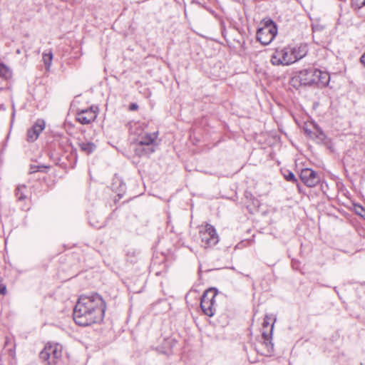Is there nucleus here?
<instances>
[{
  "label": "nucleus",
  "mask_w": 365,
  "mask_h": 365,
  "mask_svg": "<svg viewBox=\"0 0 365 365\" xmlns=\"http://www.w3.org/2000/svg\"><path fill=\"white\" fill-rule=\"evenodd\" d=\"M0 294L5 295L6 294V287L4 284H0Z\"/></svg>",
  "instance_id": "obj_24"
},
{
  "label": "nucleus",
  "mask_w": 365,
  "mask_h": 365,
  "mask_svg": "<svg viewBox=\"0 0 365 365\" xmlns=\"http://www.w3.org/2000/svg\"><path fill=\"white\" fill-rule=\"evenodd\" d=\"M98 112V107L94 106L86 109L78 110L76 113V120L82 125L90 124L96 119Z\"/></svg>",
  "instance_id": "obj_8"
},
{
  "label": "nucleus",
  "mask_w": 365,
  "mask_h": 365,
  "mask_svg": "<svg viewBox=\"0 0 365 365\" xmlns=\"http://www.w3.org/2000/svg\"><path fill=\"white\" fill-rule=\"evenodd\" d=\"M351 4L355 9H361L365 6V0H352Z\"/></svg>",
  "instance_id": "obj_21"
},
{
  "label": "nucleus",
  "mask_w": 365,
  "mask_h": 365,
  "mask_svg": "<svg viewBox=\"0 0 365 365\" xmlns=\"http://www.w3.org/2000/svg\"><path fill=\"white\" fill-rule=\"evenodd\" d=\"M81 150L87 155L92 153L96 148V145L90 141L81 140L78 143Z\"/></svg>",
  "instance_id": "obj_13"
},
{
  "label": "nucleus",
  "mask_w": 365,
  "mask_h": 365,
  "mask_svg": "<svg viewBox=\"0 0 365 365\" xmlns=\"http://www.w3.org/2000/svg\"><path fill=\"white\" fill-rule=\"evenodd\" d=\"M317 73L319 74V69L317 68L304 69L299 72L296 78L301 85H316Z\"/></svg>",
  "instance_id": "obj_9"
},
{
  "label": "nucleus",
  "mask_w": 365,
  "mask_h": 365,
  "mask_svg": "<svg viewBox=\"0 0 365 365\" xmlns=\"http://www.w3.org/2000/svg\"><path fill=\"white\" fill-rule=\"evenodd\" d=\"M9 75V69L5 66L0 65V76L6 78Z\"/></svg>",
  "instance_id": "obj_23"
},
{
  "label": "nucleus",
  "mask_w": 365,
  "mask_h": 365,
  "mask_svg": "<svg viewBox=\"0 0 365 365\" xmlns=\"http://www.w3.org/2000/svg\"><path fill=\"white\" fill-rule=\"evenodd\" d=\"M48 167L43 166V165H31L29 168V173L32 174L34 173H36L38 171H40L41 168H47Z\"/></svg>",
  "instance_id": "obj_22"
},
{
  "label": "nucleus",
  "mask_w": 365,
  "mask_h": 365,
  "mask_svg": "<svg viewBox=\"0 0 365 365\" xmlns=\"http://www.w3.org/2000/svg\"><path fill=\"white\" fill-rule=\"evenodd\" d=\"M53 59V53L51 51H49L48 53H43V61L46 66V68L47 70L49 69L51 62Z\"/></svg>",
  "instance_id": "obj_17"
},
{
  "label": "nucleus",
  "mask_w": 365,
  "mask_h": 365,
  "mask_svg": "<svg viewBox=\"0 0 365 365\" xmlns=\"http://www.w3.org/2000/svg\"><path fill=\"white\" fill-rule=\"evenodd\" d=\"M27 190L26 185H19L15 190V196L19 202H22L26 199V191Z\"/></svg>",
  "instance_id": "obj_16"
},
{
  "label": "nucleus",
  "mask_w": 365,
  "mask_h": 365,
  "mask_svg": "<svg viewBox=\"0 0 365 365\" xmlns=\"http://www.w3.org/2000/svg\"><path fill=\"white\" fill-rule=\"evenodd\" d=\"M39 356L47 365H57L61 360L62 347L58 344H47L40 352Z\"/></svg>",
  "instance_id": "obj_2"
},
{
  "label": "nucleus",
  "mask_w": 365,
  "mask_h": 365,
  "mask_svg": "<svg viewBox=\"0 0 365 365\" xmlns=\"http://www.w3.org/2000/svg\"><path fill=\"white\" fill-rule=\"evenodd\" d=\"M138 106L136 104V103H131L130 106H129V110H138Z\"/></svg>",
  "instance_id": "obj_25"
},
{
  "label": "nucleus",
  "mask_w": 365,
  "mask_h": 365,
  "mask_svg": "<svg viewBox=\"0 0 365 365\" xmlns=\"http://www.w3.org/2000/svg\"><path fill=\"white\" fill-rule=\"evenodd\" d=\"M45 128V123L42 120H38L35 124L28 130L27 132V140L30 142L35 141L39 134L42 132V130Z\"/></svg>",
  "instance_id": "obj_11"
},
{
  "label": "nucleus",
  "mask_w": 365,
  "mask_h": 365,
  "mask_svg": "<svg viewBox=\"0 0 365 365\" xmlns=\"http://www.w3.org/2000/svg\"><path fill=\"white\" fill-rule=\"evenodd\" d=\"M291 50L294 58V63L304 58L308 53L307 45L305 43H301L292 47L291 46Z\"/></svg>",
  "instance_id": "obj_12"
},
{
  "label": "nucleus",
  "mask_w": 365,
  "mask_h": 365,
  "mask_svg": "<svg viewBox=\"0 0 365 365\" xmlns=\"http://www.w3.org/2000/svg\"><path fill=\"white\" fill-rule=\"evenodd\" d=\"M106 304L98 293L81 295L73 309V319L76 324L86 327L103 320Z\"/></svg>",
  "instance_id": "obj_1"
},
{
  "label": "nucleus",
  "mask_w": 365,
  "mask_h": 365,
  "mask_svg": "<svg viewBox=\"0 0 365 365\" xmlns=\"http://www.w3.org/2000/svg\"><path fill=\"white\" fill-rule=\"evenodd\" d=\"M277 34V28L274 22L269 19L264 21V26L257 31V39L262 45L269 44Z\"/></svg>",
  "instance_id": "obj_3"
},
{
  "label": "nucleus",
  "mask_w": 365,
  "mask_h": 365,
  "mask_svg": "<svg viewBox=\"0 0 365 365\" xmlns=\"http://www.w3.org/2000/svg\"><path fill=\"white\" fill-rule=\"evenodd\" d=\"M291 46L277 48L272 56L271 62L273 65L288 66L294 63Z\"/></svg>",
  "instance_id": "obj_6"
},
{
  "label": "nucleus",
  "mask_w": 365,
  "mask_h": 365,
  "mask_svg": "<svg viewBox=\"0 0 365 365\" xmlns=\"http://www.w3.org/2000/svg\"><path fill=\"white\" fill-rule=\"evenodd\" d=\"M157 138V133H145L141 135L138 139V144L140 145H150L153 144Z\"/></svg>",
  "instance_id": "obj_14"
},
{
  "label": "nucleus",
  "mask_w": 365,
  "mask_h": 365,
  "mask_svg": "<svg viewBox=\"0 0 365 365\" xmlns=\"http://www.w3.org/2000/svg\"><path fill=\"white\" fill-rule=\"evenodd\" d=\"M319 73H317V83L316 85L318 87H325L328 85L330 76L327 72H323L320 70H319Z\"/></svg>",
  "instance_id": "obj_15"
},
{
  "label": "nucleus",
  "mask_w": 365,
  "mask_h": 365,
  "mask_svg": "<svg viewBox=\"0 0 365 365\" xmlns=\"http://www.w3.org/2000/svg\"><path fill=\"white\" fill-rule=\"evenodd\" d=\"M199 234L201 238V245L205 248L211 247L219 242V237L215 228L209 223L200 227Z\"/></svg>",
  "instance_id": "obj_4"
},
{
  "label": "nucleus",
  "mask_w": 365,
  "mask_h": 365,
  "mask_svg": "<svg viewBox=\"0 0 365 365\" xmlns=\"http://www.w3.org/2000/svg\"><path fill=\"white\" fill-rule=\"evenodd\" d=\"M283 175L286 180L292 182H297V179L292 172L287 170Z\"/></svg>",
  "instance_id": "obj_19"
},
{
  "label": "nucleus",
  "mask_w": 365,
  "mask_h": 365,
  "mask_svg": "<svg viewBox=\"0 0 365 365\" xmlns=\"http://www.w3.org/2000/svg\"><path fill=\"white\" fill-rule=\"evenodd\" d=\"M217 290L215 288H210L206 290L202 294L200 300V307L205 314L212 317L215 312V297Z\"/></svg>",
  "instance_id": "obj_5"
},
{
  "label": "nucleus",
  "mask_w": 365,
  "mask_h": 365,
  "mask_svg": "<svg viewBox=\"0 0 365 365\" xmlns=\"http://www.w3.org/2000/svg\"><path fill=\"white\" fill-rule=\"evenodd\" d=\"M315 138L318 143L328 145L330 142V140L326 136V135L322 130L318 132Z\"/></svg>",
  "instance_id": "obj_18"
},
{
  "label": "nucleus",
  "mask_w": 365,
  "mask_h": 365,
  "mask_svg": "<svg viewBox=\"0 0 365 365\" xmlns=\"http://www.w3.org/2000/svg\"><path fill=\"white\" fill-rule=\"evenodd\" d=\"M355 212L365 220V209L361 205H355Z\"/></svg>",
  "instance_id": "obj_20"
},
{
  "label": "nucleus",
  "mask_w": 365,
  "mask_h": 365,
  "mask_svg": "<svg viewBox=\"0 0 365 365\" xmlns=\"http://www.w3.org/2000/svg\"><path fill=\"white\" fill-rule=\"evenodd\" d=\"M301 180L308 187H314L319 181L320 178L317 172L310 168L302 169L300 173Z\"/></svg>",
  "instance_id": "obj_10"
},
{
  "label": "nucleus",
  "mask_w": 365,
  "mask_h": 365,
  "mask_svg": "<svg viewBox=\"0 0 365 365\" xmlns=\"http://www.w3.org/2000/svg\"><path fill=\"white\" fill-rule=\"evenodd\" d=\"M272 319V317L269 315H265L263 323H262V336L263 339V344H264L267 353H272L274 351V345L272 343V331L274 328V324L276 321V319H274V322L271 324V327L269 328L268 330H266L270 324V321Z\"/></svg>",
  "instance_id": "obj_7"
}]
</instances>
